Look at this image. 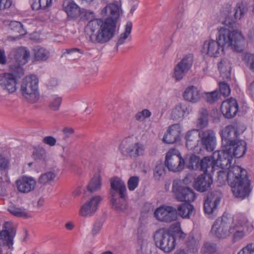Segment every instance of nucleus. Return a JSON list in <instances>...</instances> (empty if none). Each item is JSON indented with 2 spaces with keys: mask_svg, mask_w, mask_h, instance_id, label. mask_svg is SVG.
<instances>
[{
  "mask_svg": "<svg viewBox=\"0 0 254 254\" xmlns=\"http://www.w3.org/2000/svg\"><path fill=\"white\" fill-rule=\"evenodd\" d=\"M121 6L111 3L101 10L103 17L107 16L104 20L94 19L90 20L85 28L87 38L93 43H105L115 35L117 20L120 16Z\"/></svg>",
  "mask_w": 254,
  "mask_h": 254,
  "instance_id": "nucleus-1",
  "label": "nucleus"
},
{
  "mask_svg": "<svg viewBox=\"0 0 254 254\" xmlns=\"http://www.w3.org/2000/svg\"><path fill=\"white\" fill-rule=\"evenodd\" d=\"M224 26L218 29L216 40H206L204 42L202 52L210 57H218L224 51L225 46L233 50L241 52L243 50L245 40L241 33L233 29L235 21L227 17Z\"/></svg>",
  "mask_w": 254,
  "mask_h": 254,
  "instance_id": "nucleus-2",
  "label": "nucleus"
},
{
  "mask_svg": "<svg viewBox=\"0 0 254 254\" xmlns=\"http://www.w3.org/2000/svg\"><path fill=\"white\" fill-rule=\"evenodd\" d=\"M228 171L218 172V181L221 184L226 182L230 184L233 194L237 197L245 198L251 192L250 182L247 176V171L238 165L227 167Z\"/></svg>",
  "mask_w": 254,
  "mask_h": 254,
  "instance_id": "nucleus-3",
  "label": "nucleus"
},
{
  "mask_svg": "<svg viewBox=\"0 0 254 254\" xmlns=\"http://www.w3.org/2000/svg\"><path fill=\"white\" fill-rule=\"evenodd\" d=\"M231 219L223 215L214 222L211 228L212 233L218 238H226L233 234L234 239L238 241L254 229L253 225L243 217H240L231 225Z\"/></svg>",
  "mask_w": 254,
  "mask_h": 254,
  "instance_id": "nucleus-4",
  "label": "nucleus"
},
{
  "mask_svg": "<svg viewBox=\"0 0 254 254\" xmlns=\"http://www.w3.org/2000/svg\"><path fill=\"white\" fill-rule=\"evenodd\" d=\"M230 145H231L230 147L225 146L223 150L214 152L215 158L218 159L220 157H223L222 162L219 164L222 167H228L232 163L233 157H242L246 152L247 144L243 140H236Z\"/></svg>",
  "mask_w": 254,
  "mask_h": 254,
  "instance_id": "nucleus-5",
  "label": "nucleus"
},
{
  "mask_svg": "<svg viewBox=\"0 0 254 254\" xmlns=\"http://www.w3.org/2000/svg\"><path fill=\"white\" fill-rule=\"evenodd\" d=\"M10 71L0 74V86L3 90L12 93L17 89V78L22 76L24 72L21 67L14 66H10Z\"/></svg>",
  "mask_w": 254,
  "mask_h": 254,
  "instance_id": "nucleus-6",
  "label": "nucleus"
},
{
  "mask_svg": "<svg viewBox=\"0 0 254 254\" xmlns=\"http://www.w3.org/2000/svg\"><path fill=\"white\" fill-rule=\"evenodd\" d=\"M38 81L36 75H31L26 76L21 82L20 91L22 96L29 102L35 103L39 98Z\"/></svg>",
  "mask_w": 254,
  "mask_h": 254,
  "instance_id": "nucleus-7",
  "label": "nucleus"
},
{
  "mask_svg": "<svg viewBox=\"0 0 254 254\" xmlns=\"http://www.w3.org/2000/svg\"><path fill=\"white\" fill-rule=\"evenodd\" d=\"M154 240L156 246L166 253L172 251L176 246L175 237L165 229L156 231L154 235Z\"/></svg>",
  "mask_w": 254,
  "mask_h": 254,
  "instance_id": "nucleus-8",
  "label": "nucleus"
},
{
  "mask_svg": "<svg viewBox=\"0 0 254 254\" xmlns=\"http://www.w3.org/2000/svg\"><path fill=\"white\" fill-rule=\"evenodd\" d=\"M165 165L169 171L178 172L184 168L185 161L181 157L179 151L173 149L167 153Z\"/></svg>",
  "mask_w": 254,
  "mask_h": 254,
  "instance_id": "nucleus-9",
  "label": "nucleus"
},
{
  "mask_svg": "<svg viewBox=\"0 0 254 254\" xmlns=\"http://www.w3.org/2000/svg\"><path fill=\"white\" fill-rule=\"evenodd\" d=\"M172 191L176 199L180 201L191 202L196 198L195 193L192 189L181 186L178 180H174L173 182Z\"/></svg>",
  "mask_w": 254,
  "mask_h": 254,
  "instance_id": "nucleus-10",
  "label": "nucleus"
},
{
  "mask_svg": "<svg viewBox=\"0 0 254 254\" xmlns=\"http://www.w3.org/2000/svg\"><path fill=\"white\" fill-rule=\"evenodd\" d=\"M198 137L201 147L207 151H213L216 144V134L211 129H199Z\"/></svg>",
  "mask_w": 254,
  "mask_h": 254,
  "instance_id": "nucleus-11",
  "label": "nucleus"
},
{
  "mask_svg": "<svg viewBox=\"0 0 254 254\" xmlns=\"http://www.w3.org/2000/svg\"><path fill=\"white\" fill-rule=\"evenodd\" d=\"M154 217L160 222L171 223L177 219V209L171 206L163 205L154 212Z\"/></svg>",
  "mask_w": 254,
  "mask_h": 254,
  "instance_id": "nucleus-12",
  "label": "nucleus"
},
{
  "mask_svg": "<svg viewBox=\"0 0 254 254\" xmlns=\"http://www.w3.org/2000/svg\"><path fill=\"white\" fill-rule=\"evenodd\" d=\"M193 61V56L189 54L184 56L181 61L177 64L174 69V76L179 81L183 79L185 74L190 69Z\"/></svg>",
  "mask_w": 254,
  "mask_h": 254,
  "instance_id": "nucleus-13",
  "label": "nucleus"
},
{
  "mask_svg": "<svg viewBox=\"0 0 254 254\" xmlns=\"http://www.w3.org/2000/svg\"><path fill=\"white\" fill-rule=\"evenodd\" d=\"M193 61V56L189 54L184 56L181 61L177 64L174 69V76L179 81L183 79L185 74L190 69Z\"/></svg>",
  "mask_w": 254,
  "mask_h": 254,
  "instance_id": "nucleus-14",
  "label": "nucleus"
},
{
  "mask_svg": "<svg viewBox=\"0 0 254 254\" xmlns=\"http://www.w3.org/2000/svg\"><path fill=\"white\" fill-rule=\"evenodd\" d=\"M8 56L17 64L16 66L21 67L27 63L30 56V52L26 47H19L12 49Z\"/></svg>",
  "mask_w": 254,
  "mask_h": 254,
  "instance_id": "nucleus-15",
  "label": "nucleus"
},
{
  "mask_svg": "<svg viewBox=\"0 0 254 254\" xmlns=\"http://www.w3.org/2000/svg\"><path fill=\"white\" fill-rule=\"evenodd\" d=\"M102 199L99 195L92 197L80 207L79 214L83 217L93 216L97 210L98 205Z\"/></svg>",
  "mask_w": 254,
  "mask_h": 254,
  "instance_id": "nucleus-16",
  "label": "nucleus"
},
{
  "mask_svg": "<svg viewBox=\"0 0 254 254\" xmlns=\"http://www.w3.org/2000/svg\"><path fill=\"white\" fill-rule=\"evenodd\" d=\"M237 127L235 125H228L221 131L222 144L223 147L231 146L230 144L233 142L239 135Z\"/></svg>",
  "mask_w": 254,
  "mask_h": 254,
  "instance_id": "nucleus-17",
  "label": "nucleus"
},
{
  "mask_svg": "<svg viewBox=\"0 0 254 254\" xmlns=\"http://www.w3.org/2000/svg\"><path fill=\"white\" fill-rule=\"evenodd\" d=\"M15 184L19 192L27 194L34 190L36 182L32 177L22 176L16 181Z\"/></svg>",
  "mask_w": 254,
  "mask_h": 254,
  "instance_id": "nucleus-18",
  "label": "nucleus"
},
{
  "mask_svg": "<svg viewBox=\"0 0 254 254\" xmlns=\"http://www.w3.org/2000/svg\"><path fill=\"white\" fill-rule=\"evenodd\" d=\"M223 157H220L217 159L214 157V152L211 157H205L200 161L199 170L204 173H213L216 167L224 169L226 167H222L219 164L222 162Z\"/></svg>",
  "mask_w": 254,
  "mask_h": 254,
  "instance_id": "nucleus-19",
  "label": "nucleus"
},
{
  "mask_svg": "<svg viewBox=\"0 0 254 254\" xmlns=\"http://www.w3.org/2000/svg\"><path fill=\"white\" fill-rule=\"evenodd\" d=\"M221 111L226 118H233L238 111V105L236 100L231 98L223 102L221 106Z\"/></svg>",
  "mask_w": 254,
  "mask_h": 254,
  "instance_id": "nucleus-20",
  "label": "nucleus"
},
{
  "mask_svg": "<svg viewBox=\"0 0 254 254\" xmlns=\"http://www.w3.org/2000/svg\"><path fill=\"white\" fill-rule=\"evenodd\" d=\"M111 194L112 197H116V193H118L121 198L127 196V189L125 183L119 178L115 177L111 179Z\"/></svg>",
  "mask_w": 254,
  "mask_h": 254,
  "instance_id": "nucleus-21",
  "label": "nucleus"
},
{
  "mask_svg": "<svg viewBox=\"0 0 254 254\" xmlns=\"http://www.w3.org/2000/svg\"><path fill=\"white\" fill-rule=\"evenodd\" d=\"M15 230L11 223L6 222L3 225V229L0 231V239L4 244L10 248L13 245V239L15 235Z\"/></svg>",
  "mask_w": 254,
  "mask_h": 254,
  "instance_id": "nucleus-22",
  "label": "nucleus"
},
{
  "mask_svg": "<svg viewBox=\"0 0 254 254\" xmlns=\"http://www.w3.org/2000/svg\"><path fill=\"white\" fill-rule=\"evenodd\" d=\"M212 182L211 177L209 174L201 175L195 179L193 187L198 191L204 192L209 189Z\"/></svg>",
  "mask_w": 254,
  "mask_h": 254,
  "instance_id": "nucleus-23",
  "label": "nucleus"
},
{
  "mask_svg": "<svg viewBox=\"0 0 254 254\" xmlns=\"http://www.w3.org/2000/svg\"><path fill=\"white\" fill-rule=\"evenodd\" d=\"M144 151L143 145L135 143L127 147H124L122 149V153L126 156L136 158L139 156L142 155Z\"/></svg>",
  "mask_w": 254,
  "mask_h": 254,
  "instance_id": "nucleus-24",
  "label": "nucleus"
},
{
  "mask_svg": "<svg viewBox=\"0 0 254 254\" xmlns=\"http://www.w3.org/2000/svg\"><path fill=\"white\" fill-rule=\"evenodd\" d=\"M179 125L174 124L169 128L163 138V141L168 144H172L179 140L181 134Z\"/></svg>",
  "mask_w": 254,
  "mask_h": 254,
  "instance_id": "nucleus-25",
  "label": "nucleus"
},
{
  "mask_svg": "<svg viewBox=\"0 0 254 254\" xmlns=\"http://www.w3.org/2000/svg\"><path fill=\"white\" fill-rule=\"evenodd\" d=\"M63 7L68 17L72 19H76L80 15V8L71 0H64L63 3Z\"/></svg>",
  "mask_w": 254,
  "mask_h": 254,
  "instance_id": "nucleus-26",
  "label": "nucleus"
},
{
  "mask_svg": "<svg viewBox=\"0 0 254 254\" xmlns=\"http://www.w3.org/2000/svg\"><path fill=\"white\" fill-rule=\"evenodd\" d=\"M183 97L187 101L196 103L200 100V91L193 85L188 86L185 89L183 93Z\"/></svg>",
  "mask_w": 254,
  "mask_h": 254,
  "instance_id": "nucleus-27",
  "label": "nucleus"
},
{
  "mask_svg": "<svg viewBox=\"0 0 254 254\" xmlns=\"http://www.w3.org/2000/svg\"><path fill=\"white\" fill-rule=\"evenodd\" d=\"M176 209L177 216L179 215L184 219H190L195 212L193 205L188 202L180 204Z\"/></svg>",
  "mask_w": 254,
  "mask_h": 254,
  "instance_id": "nucleus-28",
  "label": "nucleus"
},
{
  "mask_svg": "<svg viewBox=\"0 0 254 254\" xmlns=\"http://www.w3.org/2000/svg\"><path fill=\"white\" fill-rule=\"evenodd\" d=\"M199 129H192L188 131L185 136L186 145L187 147L192 150L196 146L197 143L199 142L197 137L198 136Z\"/></svg>",
  "mask_w": 254,
  "mask_h": 254,
  "instance_id": "nucleus-29",
  "label": "nucleus"
},
{
  "mask_svg": "<svg viewBox=\"0 0 254 254\" xmlns=\"http://www.w3.org/2000/svg\"><path fill=\"white\" fill-rule=\"evenodd\" d=\"M208 112L204 107L199 109L198 111L196 126L198 129H203L208 125Z\"/></svg>",
  "mask_w": 254,
  "mask_h": 254,
  "instance_id": "nucleus-30",
  "label": "nucleus"
},
{
  "mask_svg": "<svg viewBox=\"0 0 254 254\" xmlns=\"http://www.w3.org/2000/svg\"><path fill=\"white\" fill-rule=\"evenodd\" d=\"M190 113V107L186 104H179L173 110L172 118L174 120H180L183 118L186 114Z\"/></svg>",
  "mask_w": 254,
  "mask_h": 254,
  "instance_id": "nucleus-31",
  "label": "nucleus"
},
{
  "mask_svg": "<svg viewBox=\"0 0 254 254\" xmlns=\"http://www.w3.org/2000/svg\"><path fill=\"white\" fill-rule=\"evenodd\" d=\"M218 68L221 76L224 79H229L231 76V64L227 59H222L218 64Z\"/></svg>",
  "mask_w": 254,
  "mask_h": 254,
  "instance_id": "nucleus-32",
  "label": "nucleus"
},
{
  "mask_svg": "<svg viewBox=\"0 0 254 254\" xmlns=\"http://www.w3.org/2000/svg\"><path fill=\"white\" fill-rule=\"evenodd\" d=\"M101 176L99 173L94 175L87 186V189L91 192L99 190L101 187Z\"/></svg>",
  "mask_w": 254,
  "mask_h": 254,
  "instance_id": "nucleus-33",
  "label": "nucleus"
},
{
  "mask_svg": "<svg viewBox=\"0 0 254 254\" xmlns=\"http://www.w3.org/2000/svg\"><path fill=\"white\" fill-rule=\"evenodd\" d=\"M111 201L112 203V207L118 212H123L127 209V204L125 200V198H117L116 197H112Z\"/></svg>",
  "mask_w": 254,
  "mask_h": 254,
  "instance_id": "nucleus-34",
  "label": "nucleus"
},
{
  "mask_svg": "<svg viewBox=\"0 0 254 254\" xmlns=\"http://www.w3.org/2000/svg\"><path fill=\"white\" fill-rule=\"evenodd\" d=\"M52 0H30L33 10H45L51 6Z\"/></svg>",
  "mask_w": 254,
  "mask_h": 254,
  "instance_id": "nucleus-35",
  "label": "nucleus"
},
{
  "mask_svg": "<svg viewBox=\"0 0 254 254\" xmlns=\"http://www.w3.org/2000/svg\"><path fill=\"white\" fill-rule=\"evenodd\" d=\"M7 211L11 214L16 217L26 218L28 216V214L26 209L17 207L13 205H10L8 207Z\"/></svg>",
  "mask_w": 254,
  "mask_h": 254,
  "instance_id": "nucleus-36",
  "label": "nucleus"
},
{
  "mask_svg": "<svg viewBox=\"0 0 254 254\" xmlns=\"http://www.w3.org/2000/svg\"><path fill=\"white\" fill-rule=\"evenodd\" d=\"M131 29L132 23L130 21L127 22L126 25L125 31L121 35L117 43V49H118L119 45H122L125 43V40L130 34Z\"/></svg>",
  "mask_w": 254,
  "mask_h": 254,
  "instance_id": "nucleus-37",
  "label": "nucleus"
},
{
  "mask_svg": "<svg viewBox=\"0 0 254 254\" xmlns=\"http://www.w3.org/2000/svg\"><path fill=\"white\" fill-rule=\"evenodd\" d=\"M35 59L37 61H45L49 56V52L44 48L37 47L34 50Z\"/></svg>",
  "mask_w": 254,
  "mask_h": 254,
  "instance_id": "nucleus-38",
  "label": "nucleus"
},
{
  "mask_svg": "<svg viewBox=\"0 0 254 254\" xmlns=\"http://www.w3.org/2000/svg\"><path fill=\"white\" fill-rule=\"evenodd\" d=\"M217 248L215 244L206 242L202 246L200 253L202 254H213L217 252Z\"/></svg>",
  "mask_w": 254,
  "mask_h": 254,
  "instance_id": "nucleus-39",
  "label": "nucleus"
},
{
  "mask_svg": "<svg viewBox=\"0 0 254 254\" xmlns=\"http://www.w3.org/2000/svg\"><path fill=\"white\" fill-rule=\"evenodd\" d=\"M234 11V18L236 19H240L248 11V8L246 5L243 3H238L235 7Z\"/></svg>",
  "mask_w": 254,
  "mask_h": 254,
  "instance_id": "nucleus-40",
  "label": "nucleus"
},
{
  "mask_svg": "<svg viewBox=\"0 0 254 254\" xmlns=\"http://www.w3.org/2000/svg\"><path fill=\"white\" fill-rule=\"evenodd\" d=\"M56 177V174L52 171L47 172L41 175L38 182L41 184H46L53 181Z\"/></svg>",
  "mask_w": 254,
  "mask_h": 254,
  "instance_id": "nucleus-41",
  "label": "nucleus"
},
{
  "mask_svg": "<svg viewBox=\"0 0 254 254\" xmlns=\"http://www.w3.org/2000/svg\"><path fill=\"white\" fill-rule=\"evenodd\" d=\"M222 197V193L219 190H214L208 193L206 200L214 203L215 205H218Z\"/></svg>",
  "mask_w": 254,
  "mask_h": 254,
  "instance_id": "nucleus-42",
  "label": "nucleus"
},
{
  "mask_svg": "<svg viewBox=\"0 0 254 254\" xmlns=\"http://www.w3.org/2000/svg\"><path fill=\"white\" fill-rule=\"evenodd\" d=\"M185 9L182 7L178 11L174 19V23L178 28H182L183 26L185 20L184 12Z\"/></svg>",
  "mask_w": 254,
  "mask_h": 254,
  "instance_id": "nucleus-43",
  "label": "nucleus"
},
{
  "mask_svg": "<svg viewBox=\"0 0 254 254\" xmlns=\"http://www.w3.org/2000/svg\"><path fill=\"white\" fill-rule=\"evenodd\" d=\"M166 174L165 166L160 164L156 166L153 171V176L155 180H160Z\"/></svg>",
  "mask_w": 254,
  "mask_h": 254,
  "instance_id": "nucleus-44",
  "label": "nucleus"
},
{
  "mask_svg": "<svg viewBox=\"0 0 254 254\" xmlns=\"http://www.w3.org/2000/svg\"><path fill=\"white\" fill-rule=\"evenodd\" d=\"M199 240L195 239L192 234H190L187 241L188 248L193 252L197 251L199 245Z\"/></svg>",
  "mask_w": 254,
  "mask_h": 254,
  "instance_id": "nucleus-45",
  "label": "nucleus"
},
{
  "mask_svg": "<svg viewBox=\"0 0 254 254\" xmlns=\"http://www.w3.org/2000/svg\"><path fill=\"white\" fill-rule=\"evenodd\" d=\"M200 162L199 163V158L194 154H192L187 164L188 168L192 170L199 169Z\"/></svg>",
  "mask_w": 254,
  "mask_h": 254,
  "instance_id": "nucleus-46",
  "label": "nucleus"
},
{
  "mask_svg": "<svg viewBox=\"0 0 254 254\" xmlns=\"http://www.w3.org/2000/svg\"><path fill=\"white\" fill-rule=\"evenodd\" d=\"M9 26L12 30L18 33L20 35H24L26 33L23 27V25L19 22L16 21H11L9 23Z\"/></svg>",
  "mask_w": 254,
  "mask_h": 254,
  "instance_id": "nucleus-47",
  "label": "nucleus"
},
{
  "mask_svg": "<svg viewBox=\"0 0 254 254\" xmlns=\"http://www.w3.org/2000/svg\"><path fill=\"white\" fill-rule=\"evenodd\" d=\"M10 158L3 154H0V171L7 170L10 166Z\"/></svg>",
  "mask_w": 254,
  "mask_h": 254,
  "instance_id": "nucleus-48",
  "label": "nucleus"
},
{
  "mask_svg": "<svg viewBox=\"0 0 254 254\" xmlns=\"http://www.w3.org/2000/svg\"><path fill=\"white\" fill-rule=\"evenodd\" d=\"M151 115V112L148 109H143L141 111L138 112L135 115V119L139 122H143L146 118H149Z\"/></svg>",
  "mask_w": 254,
  "mask_h": 254,
  "instance_id": "nucleus-49",
  "label": "nucleus"
},
{
  "mask_svg": "<svg viewBox=\"0 0 254 254\" xmlns=\"http://www.w3.org/2000/svg\"><path fill=\"white\" fill-rule=\"evenodd\" d=\"M217 206H214V203L205 199L204 202V210L205 213L208 215H212L216 210Z\"/></svg>",
  "mask_w": 254,
  "mask_h": 254,
  "instance_id": "nucleus-50",
  "label": "nucleus"
},
{
  "mask_svg": "<svg viewBox=\"0 0 254 254\" xmlns=\"http://www.w3.org/2000/svg\"><path fill=\"white\" fill-rule=\"evenodd\" d=\"M62 103V98L55 95L52 97L50 103L49 107L53 111H58L61 106Z\"/></svg>",
  "mask_w": 254,
  "mask_h": 254,
  "instance_id": "nucleus-51",
  "label": "nucleus"
},
{
  "mask_svg": "<svg viewBox=\"0 0 254 254\" xmlns=\"http://www.w3.org/2000/svg\"><path fill=\"white\" fill-rule=\"evenodd\" d=\"M219 90L221 94L224 96H228L231 92L229 84L225 81L219 82Z\"/></svg>",
  "mask_w": 254,
  "mask_h": 254,
  "instance_id": "nucleus-52",
  "label": "nucleus"
},
{
  "mask_svg": "<svg viewBox=\"0 0 254 254\" xmlns=\"http://www.w3.org/2000/svg\"><path fill=\"white\" fill-rule=\"evenodd\" d=\"M170 229H175V236H174L175 238H178L181 239L185 238L186 234L181 230L180 223H177L172 224L170 227Z\"/></svg>",
  "mask_w": 254,
  "mask_h": 254,
  "instance_id": "nucleus-53",
  "label": "nucleus"
},
{
  "mask_svg": "<svg viewBox=\"0 0 254 254\" xmlns=\"http://www.w3.org/2000/svg\"><path fill=\"white\" fill-rule=\"evenodd\" d=\"M34 158L37 160H44L46 158V151L43 148L38 147L35 149L33 153Z\"/></svg>",
  "mask_w": 254,
  "mask_h": 254,
  "instance_id": "nucleus-54",
  "label": "nucleus"
},
{
  "mask_svg": "<svg viewBox=\"0 0 254 254\" xmlns=\"http://www.w3.org/2000/svg\"><path fill=\"white\" fill-rule=\"evenodd\" d=\"M139 178L136 176L131 177L127 182V187L129 190L132 191L137 187Z\"/></svg>",
  "mask_w": 254,
  "mask_h": 254,
  "instance_id": "nucleus-55",
  "label": "nucleus"
},
{
  "mask_svg": "<svg viewBox=\"0 0 254 254\" xmlns=\"http://www.w3.org/2000/svg\"><path fill=\"white\" fill-rule=\"evenodd\" d=\"M244 60L249 68L254 72V55L247 54L244 57Z\"/></svg>",
  "mask_w": 254,
  "mask_h": 254,
  "instance_id": "nucleus-56",
  "label": "nucleus"
},
{
  "mask_svg": "<svg viewBox=\"0 0 254 254\" xmlns=\"http://www.w3.org/2000/svg\"><path fill=\"white\" fill-rule=\"evenodd\" d=\"M238 254H254V243L248 244L241 250Z\"/></svg>",
  "mask_w": 254,
  "mask_h": 254,
  "instance_id": "nucleus-57",
  "label": "nucleus"
},
{
  "mask_svg": "<svg viewBox=\"0 0 254 254\" xmlns=\"http://www.w3.org/2000/svg\"><path fill=\"white\" fill-rule=\"evenodd\" d=\"M238 254H254V243L248 244L241 250Z\"/></svg>",
  "mask_w": 254,
  "mask_h": 254,
  "instance_id": "nucleus-58",
  "label": "nucleus"
},
{
  "mask_svg": "<svg viewBox=\"0 0 254 254\" xmlns=\"http://www.w3.org/2000/svg\"><path fill=\"white\" fill-rule=\"evenodd\" d=\"M238 254H254V243L248 244L241 250Z\"/></svg>",
  "mask_w": 254,
  "mask_h": 254,
  "instance_id": "nucleus-59",
  "label": "nucleus"
},
{
  "mask_svg": "<svg viewBox=\"0 0 254 254\" xmlns=\"http://www.w3.org/2000/svg\"><path fill=\"white\" fill-rule=\"evenodd\" d=\"M218 93L216 91L207 93L205 95V99L207 102L213 103L218 99Z\"/></svg>",
  "mask_w": 254,
  "mask_h": 254,
  "instance_id": "nucleus-60",
  "label": "nucleus"
},
{
  "mask_svg": "<svg viewBox=\"0 0 254 254\" xmlns=\"http://www.w3.org/2000/svg\"><path fill=\"white\" fill-rule=\"evenodd\" d=\"M103 225V221L101 219L97 220L92 228V234L93 235H96L98 234L101 230Z\"/></svg>",
  "mask_w": 254,
  "mask_h": 254,
  "instance_id": "nucleus-61",
  "label": "nucleus"
},
{
  "mask_svg": "<svg viewBox=\"0 0 254 254\" xmlns=\"http://www.w3.org/2000/svg\"><path fill=\"white\" fill-rule=\"evenodd\" d=\"M13 0H0V10L9 9L12 5Z\"/></svg>",
  "mask_w": 254,
  "mask_h": 254,
  "instance_id": "nucleus-62",
  "label": "nucleus"
},
{
  "mask_svg": "<svg viewBox=\"0 0 254 254\" xmlns=\"http://www.w3.org/2000/svg\"><path fill=\"white\" fill-rule=\"evenodd\" d=\"M43 142L50 146H53L55 145L57 140L53 136H47L43 139Z\"/></svg>",
  "mask_w": 254,
  "mask_h": 254,
  "instance_id": "nucleus-63",
  "label": "nucleus"
},
{
  "mask_svg": "<svg viewBox=\"0 0 254 254\" xmlns=\"http://www.w3.org/2000/svg\"><path fill=\"white\" fill-rule=\"evenodd\" d=\"M63 132L64 136L68 138L74 133V130L72 127H65L63 128Z\"/></svg>",
  "mask_w": 254,
  "mask_h": 254,
  "instance_id": "nucleus-64",
  "label": "nucleus"
}]
</instances>
